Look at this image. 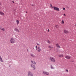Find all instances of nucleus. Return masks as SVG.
<instances>
[{
  "instance_id": "obj_1",
  "label": "nucleus",
  "mask_w": 76,
  "mask_h": 76,
  "mask_svg": "<svg viewBox=\"0 0 76 76\" xmlns=\"http://www.w3.org/2000/svg\"><path fill=\"white\" fill-rule=\"evenodd\" d=\"M31 63H32V64H31V68H33V70H35V69L36 67L35 65L33 64H36V62L34 61H31Z\"/></svg>"
},
{
  "instance_id": "obj_2",
  "label": "nucleus",
  "mask_w": 76,
  "mask_h": 76,
  "mask_svg": "<svg viewBox=\"0 0 76 76\" xmlns=\"http://www.w3.org/2000/svg\"><path fill=\"white\" fill-rule=\"evenodd\" d=\"M10 42L11 44H15V38L13 37L11 38Z\"/></svg>"
},
{
  "instance_id": "obj_3",
  "label": "nucleus",
  "mask_w": 76,
  "mask_h": 76,
  "mask_svg": "<svg viewBox=\"0 0 76 76\" xmlns=\"http://www.w3.org/2000/svg\"><path fill=\"white\" fill-rule=\"evenodd\" d=\"M35 48L36 50H37L38 52L39 53L41 52V48H40V47H38L37 46H36Z\"/></svg>"
},
{
  "instance_id": "obj_4",
  "label": "nucleus",
  "mask_w": 76,
  "mask_h": 76,
  "mask_svg": "<svg viewBox=\"0 0 76 76\" xmlns=\"http://www.w3.org/2000/svg\"><path fill=\"white\" fill-rule=\"evenodd\" d=\"M50 60L52 62H55V61H56V60L55 59V58L53 57H50Z\"/></svg>"
},
{
  "instance_id": "obj_5",
  "label": "nucleus",
  "mask_w": 76,
  "mask_h": 76,
  "mask_svg": "<svg viewBox=\"0 0 76 76\" xmlns=\"http://www.w3.org/2000/svg\"><path fill=\"white\" fill-rule=\"evenodd\" d=\"M54 10H56L57 11H59L60 10V9H59V8L57 7H55L53 8Z\"/></svg>"
},
{
  "instance_id": "obj_6",
  "label": "nucleus",
  "mask_w": 76,
  "mask_h": 76,
  "mask_svg": "<svg viewBox=\"0 0 76 76\" xmlns=\"http://www.w3.org/2000/svg\"><path fill=\"white\" fill-rule=\"evenodd\" d=\"M43 73L44 74V75H49V72H47L43 71Z\"/></svg>"
},
{
  "instance_id": "obj_7",
  "label": "nucleus",
  "mask_w": 76,
  "mask_h": 76,
  "mask_svg": "<svg viewBox=\"0 0 76 76\" xmlns=\"http://www.w3.org/2000/svg\"><path fill=\"white\" fill-rule=\"evenodd\" d=\"M65 58H67V59H69V60L71 58V56H69L66 55L65 56Z\"/></svg>"
},
{
  "instance_id": "obj_8",
  "label": "nucleus",
  "mask_w": 76,
  "mask_h": 76,
  "mask_svg": "<svg viewBox=\"0 0 76 76\" xmlns=\"http://www.w3.org/2000/svg\"><path fill=\"white\" fill-rule=\"evenodd\" d=\"M28 76H34V75L31 72H29L28 73Z\"/></svg>"
},
{
  "instance_id": "obj_9",
  "label": "nucleus",
  "mask_w": 76,
  "mask_h": 76,
  "mask_svg": "<svg viewBox=\"0 0 76 76\" xmlns=\"http://www.w3.org/2000/svg\"><path fill=\"white\" fill-rule=\"evenodd\" d=\"M64 33H65V34H68L69 32V31H68L67 30H64Z\"/></svg>"
},
{
  "instance_id": "obj_10",
  "label": "nucleus",
  "mask_w": 76,
  "mask_h": 76,
  "mask_svg": "<svg viewBox=\"0 0 76 76\" xmlns=\"http://www.w3.org/2000/svg\"><path fill=\"white\" fill-rule=\"evenodd\" d=\"M14 30L17 32H19V30L18 28H15Z\"/></svg>"
},
{
  "instance_id": "obj_11",
  "label": "nucleus",
  "mask_w": 76,
  "mask_h": 76,
  "mask_svg": "<svg viewBox=\"0 0 76 76\" xmlns=\"http://www.w3.org/2000/svg\"><path fill=\"white\" fill-rule=\"evenodd\" d=\"M56 46L57 48H60V45L58 43L56 44Z\"/></svg>"
},
{
  "instance_id": "obj_12",
  "label": "nucleus",
  "mask_w": 76,
  "mask_h": 76,
  "mask_svg": "<svg viewBox=\"0 0 76 76\" xmlns=\"http://www.w3.org/2000/svg\"><path fill=\"white\" fill-rule=\"evenodd\" d=\"M59 57H63V55L61 54H59L58 55Z\"/></svg>"
},
{
  "instance_id": "obj_13",
  "label": "nucleus",
  "mask_w": 76,
  "mask_h": 76,
  "mask_svg": "<svg viewBox=\"0 0 76 76\" xmlns=\"http://www.w3.org/2000/svg\"><path fill=\"white\" fill-rule=\"evenodd\" d=\"M0 14H1V15H2L3 16H4V14L3 12L1 11H0Z\"/></svg>"
},
{
  "instance_id": "obj_14",
  "label": "nucleus",
  "mask_w": 76,
  "mask_h": 76,
  "mask_svg": "<svg viewBox=\"0 0 76 76\" xmlns=\"http://www.w3.org/2000/svg\"><path fill=\"white\" fill-rule=\"evenodd\" d=\"M31 57H36L35 56V55L33 54H31Z\"/></svg>"
},
{
  "instance_id": "obj_15",
  "label": "nucleus",
  "mask_w": 76,
  "mask_h": 76,
  "mask_svg": "<svg viewBox=\"0 0 76 76\" xmlns=\"http://www.w3.org/2000/svg\"><path fill=\"white\" fill-rule=\"evenodd\" d=\"M0 61H1V62H3V59H2V58L0 56Z\"/></svg>"
},
{
  "instance_id": "obj_16",
  "label": "nucleus",
  "mask_w": 76,
  "mask_h": 76,
  "mask_svg": "<svg viewBox=\"0 0 76 76\" xmlns=\"http://www.w3.org/2000/svg\"><path fill=\"white\" fill-rule=\"evenodd\" d=\"M48 48H51V49L53 48V47L52 46H49L48 47Z\"/></svg>"
},
{
  "instance_id": "obj_17",
  "label": "nucleus",
  "mask_w": 76,
  "mask_h": 76,
  "mask_svg": "<svg viewBox=\"0 0 76 76\" xmlns=\"http://www.w3.org/2000/svg\"><path fill=\"white\" fill-rule=\"evenodd\" d=\"M0 29H1V30H2L3 31H5L4 28H0Z\"/></svg>"
},
{
  "instance_id": "obj_18",
  "label": "nucleus",
  "mask_w": 76,
  "mask_h": 76,
  "mask_svg": "<svg viewBox=\"0 0 76 76\" xmlns=\"http://www.w3.org/2000/svg\"><path fill=\"white\" fill-rule=\"evenodd\" d=\"M16 22L17 23V24L18 25H19V20H16Z\"/></svg>"
},
{
  "instance_id": "obj_19",
  "label": "nucleus",
  "mask_w": 76,
  "mask_h": 76,
  "mask_svg": "<svg viewBox=\"0 0 76 76\" xmlns=\"http://www.w3.org/2000/svg\"><path fill=\"white\" fill-rule=\"evenodd\" d=\"M64 20H62L61 21V23L62 24H64Z\"/></svg>"
},
{
  "instance_id": "obj_20",
  "label": "nucleus",
  "mask_w": 76,
  "mask_h": 76,
  "mask_svg": "<svg viewBox=\"0 0 76 76\" xmlns=\"http://www.w3.org/2000/svg\"><path fill=\"white\" fill-rule=\"evenodd\" d=\"M47 42H48V44H50V43H51V42L49 40L47 41Z\"/></svg>"
},
{
  "instance_id": "obj_21",
  "label": "nucleus",
  "mask_w": 76,
  "mask_h": 76,
  "mask_svg": "<svg viewBox=\"0 0 76 76\" xmlns=\"http://www.w3.org/2000/svg\"><path fill=\"white\" fill-rule=\"evenodd\" d=\"M50 7H51L52 8H53V9H54V7H53V6H52V5L50 4Z\"/></svg>"
},
{
  "instance_id": "obj_22",
  "label": "nucleus",
  "mask_w": 76,
  "mask_h": 76,
  "mask_svg": "<svg viewBox=\"0 0 76 76\" xmlns=\"http://www.w3.org/2000/svg\"><path fill=\"white\" fill-rule=\"evenodd\" d=\"M51 69H54V67H53L52 66H51Z\"/></svg>"
},
{
  "instance_id": "obj_23",
  "label": "nucleus",
  "mask_w": 76,
  "mask_h": 76,
  "mask_svg": "<svg viewBox=\"0 0 76 76\" xmlns=\"http://www.w3.org/2000/svg\"><path fill=\"white\" fill-rule=\"evenodd\" d=\"M55 27H56V28H58V25H56L55 26Z\"/></svg>"
},
{
  "instance_id": "obj_24",
  "label": "nucleus",
  "mask_w": 76,
  "mask_h": 76,
  "mask_svg": "<svg viewBox=\"0 0 76 76\" xmlns=\"http://www.w3.org/2000/svg\"><path fill=\"white\" fill-rule=\"evenodd\" d=\"M66 71V72H69V71L68 70V69H66L65 70Z\"/></svg>"
},
{
  "instance_id": "obj_25",
  "label": "nucleus",
  "mask_w": 76,
  "mask_h": 76,
  "mask_svg": "<svg viewBox=\"0 0 76 76\" xmlns=\"http://www.w3.org/2000/svg\"><path fill=\"white\" fill-rule=\"evenodd\" d=\"M37 45L39 46L40 45V44H39V43H37Z\"/></svg>"
},
{
  "instance_id": "obj_26",
  "label": "nucleus",
  "mask_w": 76,
  "mask_h": 76,
  "mask_svg": "<svg viewBox=\"0 0 76 76\" xmlns=\"http://www.w3.org/2000/svg\"><path fill=\"white\" fill-rule=\"evenodd\" d=\"M63 10H66V9L65 8H63Z\"/></svg>"
},
{
  "instance_id": "obj_27",
  "label": "nucleus",
  "mask_w": 76,
  "mask_h": 76,
  "mask_svg": "<svg viewBox=\"0 0 76 76\" xmlns=\"http://www.w3.org/2000/svg\"><path fill=\"white\" fill-rule=\"evenodd\" d=\"M64 16H66V14H64Z\"/></svg>"
},
{
  "instance_id": "obj_28",
  "label": "nucleus",
  "mask_w": 76,
  "mask_h": 76,
  "mask_svg": "<svg viewBox=\"0 0 76 76\" xmlns=\"http://www.w3.org/2000/svg\"><path fill=\"white\" fill-rule=\"evenodd\" d=\"M12 3H14V1H12Z\"/></svg>"
},
{
  "instance_id": "obj_29",
  "label": "nucleus",
  "mask_w": 76,
  "mask_h": 76,
  "mask_svg": "<svg viewBox=\"0 0 76 76\" xmlns=\"http://www.w3.org/2000/svg\"><path fill=\"white\" fill-rule=\"evenodd\" d=\"M50 31V29H48V32H49Z\"/></svg>"
},
{
  "instance_id": "obj_30",
  "label": "nucleus",
  "mask_w": 76,
  "mask_h": 76,
  "mask_svg": "<svg viewBox=\"0 0 76 76\" xmlns=\"http://www.w3.org/2000/svg\"><path fill=\"white\" fill-rule=\"evenodd\" d=\"M26 13H28V12H27V11L26 12Z\"/></svg>"
},
{
  "instance_id": "obj_31",
  "label": "nucleus",
  "mask_w": 76,
  "mask_h": 76,
  "mask_svg": "<svg viewBox=\"0 0 76 76\" xmlns=\"http://www.w3.org/2000/svg\"><path fill=\"white\" fill-rule=\"evenodd\" d=\"M0 28V29H2V28Z\"/></svg>"
},
{
  "instance_id": "obj_32",
  "label": "nucleus",
  "mask_w": 76,
  "mask_h": 76,
  "mask_svg": "<svg viewBox=\"0 0 76 76\" xmlns=\"http://www.w3.org/2000/svg\"><path fill=\"white\" fill-rule=\"evenodd\" d=\"M27 51H28V50H27Z\"/></svg>"
},
{
  "instance_id": "obj_33",
  "label": "nucleus",
  "mask_w": 76,
  "mask_h": 76,
  "mask_svg": "<svg viewBox=\"0 0 76 76\" xmlns=\"http://www.w3.org/2000/svg\"><path fill=\"white\" fill-rule=\"evenodd\" d=\"M0 4H1V3H0Z\"/></svg>"
}]
</instances>
